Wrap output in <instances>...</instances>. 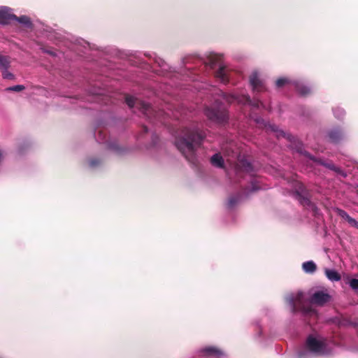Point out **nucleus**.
<instances>
[{"label":"nucleus","instance_id":"nucleus-1","mask_svg":"<svg viewBox=\"0 0 358 358\" xmlns=\"http://www.w3.org/2000/svg\"><path fill=\"white\" fill-rule=\"evenodd\" d=\"M206 135L199 128H183L176 137L175 145L178 150L192 163H195L196 151L202 145Z\"/></svg>","mask_w":358,"mask_h":358},{"label":"nucleus","instance_id":"nucleus-2","mask_svg":"<svg viewBox=\"0 0 358 358\" xmlns=\"http://www.w3.org/2000/svg\"><path fill=\"white\" fill-rule=\"evenodd\" d=\"M125 102L129 108H138L149 119L159 120V116L162 112L155 110L150 104L129 95L125 96Z\"/></svg>","mask_w":358,"mask_h":358},{"label":"nucleus","instance_id":"nucleus-3","mask_svg":"<svg viewBox=\"0 0 358 358\" xmlns=\"http://www.w3.org/2000/svg\"><path fill=\"white\" fill-rule=\"evenodd\" d=\"M286 301L291 306L292 312L296 313L302 312L305 314L313 312L310 307H306L303 303V293L298 292L296 294H290L286 297Z\"/></svg>","mask_w":358,"mask_h":358},{"label":"nucleus","instance_id":"nucleus-4","mask_svg":"<svg viewBox=\"0 0 358 358\" xmlns=\"http://www.w3.org/2000/svg\"><path fill=\"white\" fill-rule=\"evenodd\" d=\"M204 113L208 120L217 124H224L229 119L228 111L222 106H207Z\"/></svg>","mask_w":358,"mask_h":358},{"label":"nucleus","instance_id":"nucleus-5","mask_svg":"<svg viewBox=\"0 0 358 358\" xmlns=\"http://www.w3.org/2000/svg\"><path fill=\"white\" fill-rule=\"evenodd\" d=\"M223 99L228 103L238 102L242 104H249L254 108H258L263 103L258 99L252 100L248 95L236 96L227 93H222Z\"/></svg>","mask_w":358,"mask_h":358},{"label":"nucleus","instance_id":"nucleus-6","mask_svg":"<svg viewBox=\"0 0 358 358\" xmlns=\"http://www.w3.org/2000/svg\"><path fill=\"white\" fill-rule=\"evenodd\" d=\"M296 197L303 207L310 208L313 211L317 210L316 206L310 201V194L304 186L301 185L299 187V189L296 192Z\"/></svg>","mask_w":358,"mask_h":358},{"label":"nucleus","instance_id":"nucleus-7","mask_svg":"<svg viewBox=\"0 0 358 358\" xmlns=\"http://www.w3.org/2000/svg\"><path fill=\"white\" fill-rule=\"evenodd\" d=\"M295 149L296 150V151L299 153H300L301 155H304L307 158L310 159V160H312L313 162H315V163H317L318 164H321V165L325 166L326 168H327V169H330L331 171H334V169H336V166L334 164L324 162L322 159H317V158L315 157L311 154H310L308 152L305 150L303 149V148L302 143H300V142H298L295 145Z\"/></svg>","mask_w":358,"mask_h":358},{"label":"nucleus","instance_id":"nucleus-8","mask_svg":"<svg viewBox=\"0 0 358 358\" xmlns=\"http://www.w3.org/2000/svg\"><path fill=\"white\" fill-rule=\"evenodd\" d=\"M249 82L254 92H262L266 90L263 80L260 78L257 71H254L251 73L249 78Z\"/></svg>","mask_w":358,"mask_h":358},{"label":"nucleus","instance_id":"nucleus-9","mask_svg":"<svg viewBox=\"0 0 358 358\" xmlns=\"http://www.w3.org/2000/svg\"><path fill=\"white\" fill-rule=\"evenodd\" d=\"M331 296L326 292L317 291L313 294L310 301L311 303L322 306L331 300Z\"/></svg>","mask_w":358,"mask_h":358},{"label":"nucleus","instance_id":"nucleus-10","mask_svg":"<svg viewBox=\"0 0 358 358\" xmlns=\"http://www.w3.org/2000/svg\"><path fill=\"white\" fill-rule=\"evenodd\" d=\"M306 347L311 352H320L324 350V344L313 336H309L306 341Z\"/></svg>","mask_w":358,"mask_h":358},{"label":"nucleus","instance_id":"nucleus-11","mask_svg":"<svg viewBox=\"0 0 358 358\" xmlns=\"http://www.w3.org/2000/svg\"><path fill=\"white\" fill-rule=\"evenodd\" d=\"M14 17H16V15L11 13L10 8L0 7V24H8Z\"/></svg>","mask_w":358,"mask_h":358},{"label":"nucleus","instance_id":"nucleus-12","mask_svg":"<svg viewBox=\"0 0 358 358\" xmlns=\"http://www.w3.org/2000/svg\"><path fill=\"white\" fill-rule=\"evenodd\" d=\"M215 76L221 83L224 84H227L229 82L230 73L229 69L226 66L222 64H219V69L215 72Z\"/></svg>","mask_w":358,"mask_h":358},{"label":"nucleus","instance_id":"nucleus-13","mask_svg":"<svg viewBox=\"0 0 358 358\" xmlns=\"http://www.w3.org/2000/svg\"><path fill=\"white\" fill-rule=\"evenodd\" d=\"M236 173L240 171L250 173L252 171V166L250 162L246 159H240L236 168Z\"/></svg>","mask_w":358,"mask_h":358},{"label":"nucleus","instance_id":"nucleus-14","mask_svg":"<svg viewBox=\"0 0 358 358\" xmlns=\"http://www.w3.org/2000/svg\"><path fill=\"white\" fill-rule=\"evenodd\" d=\"M328 136L331 143H338L343 138V133L339 129H333L328 133Z\"/></svg>","mask_w":358,"mask_h":358},{"label":"nucleus","instance_id":"nucleus-15","mask_svg":"<svg viewBox=\"0 0 358 358\" xmlns=\"http://www.w3.org/2000/svg\"><path fill=\"white\" fill-rule=\"evenodd\" d=\"M293 84L294 85V87L298 93L300 94L301 96H307L311 93L310 88L304 85L303 83L299 81H295L294 82Z\"/></svg>","mask_w":358,"mask_h":358},{"label":"nucleus","instance_id":"nucleus-16","mask_svg":"<svg viewBox=\"0 0 358 358\" xmlns=\"http://www.w3.org/2000/svg\"><path fill=\"white\" fill-rule=\"evenodd\" d=\"M324 273L327 278L331 281H339L341 278V275L334 269L325 268Z\"/></svg>","mask_w":358,"mask_h":358},{"label":"nucleus","instance_id":"nucleus-17","mask_svg":"<svg viewBox=\"0 0 358 358\" xmlns=\"http://www.w3.org/2000/svg\"><path fill=\"white\" fill-rule=\"evenodd\" d=\"M13 20H16L28 29H32L33 27L30 17L27 15L16 16V17H14Z\"/></svg>","mask_w":358,"mask_h":358},{"label":"nucleus","instance_id":"nucleus-18","mask_svg":"<svg viewBox=\"0 0 358 358\" xmlns=\"http://www.w3.org/2000/svg\"><path fill=\"white\" fill-rule=\"evenodd\" d=\"M211 164L216 167L223 168L224 167V159L220 153H216L210 158Z\"/></svg>","mask_w":358,"mask_h":358},{"label":"nucleus","instance_id":"nucleus-19","mask_svg":"<svg viewBox=\"0 0 358 358\" xmlns=\"http://www.w3.org/2000/svg\"><path fill=\"white\" fill-rule=\"evenodd\" d=\"M302 268L306 273H313L317 269V266L313 261H308L303 263Z\"/></svg>","mask_w":358,"mask_h":358},{"label":"nucleus","instance_id":"nucleus-20","mask_svg":"<svg viewBox=\"0 0 358 358\" xmlns=\"http://www.w3.org/2000/svg\"><path fill=\"white\" fill-rule=\"evenodd\" d=\"M201 352L208 356H220L222 352L220 350L214 347H207L202 349Z\"/></svg>","mask_w":358,"mask_h":358},{"label":"nucleus","instance_id":"nucleus-21","mask_svg":"<svg viewBox=\"0 0 358 358\" xmlns=\"http://www.w3.org/2000/svg\"><path fill=\"white\" fill-rule=\"evenodd\" d=\"M241 194L240 193L236 195H231L228 199L227 206L229 208H234L240 201Z\"/></svg>","mask_w":358,"mask_h":358},{"label":"nucleus","instance_id":"nucleus-22","mask_svg":"<svg viewBox=\"0 0 358 358\" xmlns=\"http://www.w3.org/2000/svg\"><path fill=\"white\" fill-rule=\"evenodd\" d=\"M9 59L6 56H0V69L6 70L10 67Z\"/></svg>","mask_w":358,"mask_h":358},{"label":"nucleus","instance_id":"nucleus-23","mask_svg":"<svg viewBox=\"0 0 358 358\" xmlns=\"http://www.w3.org/2000/svg\"><path fill=\"white\" fill-rule=\"evenodd\" d=\"M222 59V57L217 55H211L209 58V66L211 69H214L217 63Z\"/></svg>","mask_w":358,"mask_h":358},{"label":"nucleus","instance_id":"nucleus-24","mask_svg":"<svg viewBox=\"0 0 358 358\" xmlns=\"http://www.w3.org/2000/svg\"><path fill=\"white\" fill-rule=\"evenodd\" d=\"M337 214L342 218L345 219L348 221L349 224L351 223V222L353 220L354 218L351 217L347 212H345L344 210L337 208L336 209Z\"/></svg>","mask_w":358,"mask_h":358},{"label":"nucleus","instance_id":"nucleus-25","mask_svg":"<svg viewBox=\"0 0 358 358\" xmlns=\"http://www.w3.org/2000/svg\"><path fill=\"white\" fill-rule=\"evenodd\" d=\"M291 82H290V80L289 79L285 78H278L275 81V86L278 88H281L283 86H285V85L289 84Z\"/></svg>","mask_w":358,"mask_h":358},{"label":"nucleus","instance_id":"nucleus-26","mask_svg":"<svg viewBox=\"0 0 358 358\" xmlns=\"http://www.w3.org/2000/svg\"><path fill=\"white\" fill-rule=\"evenodd\" d=\"M349 285L355 292H358V279L352 278L349 281Z\"/></svg>","mask_w":358,"mask_h":358},{"label":"nucleus","instance_id":"nucleus-27","mask_svg":"<svg viewBox=\"0 0 358 358\" xmlns=\"http://www.w3.org/2000/svg\"><path fill=\"white\" fill-rule=\"evenodd\" d=\"M101 163V159H97V158H92L89 160V165L92 168L100 165Z\"/></svg>","mask_w":358,"mask_h":358},{"label":"nucleus","instance_id":"nucleus-28","mask_svg":"<svg viewBox=\"0 0 358 358\" xmlns=\"http://www.w3.org/2000/svg\"><path fill=\"white\" fill-rule=\"evenodd\" d=\"M25 89V87L22 85H17L13 87H10L7 88L6 90L8 91H14V92H20Z\"/></svg>","mask_w":358,"mask_h":358},{"label":"nucleus","instance_id":"nucleus-29","mask_svg":"<svg viewBox=\"0 0 358 358\" xmlns=\"http://www.w3.org/2000/svg\"><path fill=\"white\" fill-rule=\"evenodd\" d=\"M1 71H2V76L4 79L12 80L14 78L13 74L10 73L9 71H8V69L3 70Z\"/></svg>","mask_w":358,"mask_h":358},{"label":"nucleus","instance_id":"nucleus-30","mask_svg":"<svg viewBox=\"0 0 358 358\" xmlns=\"http://www.w3.org/2000/svg\"><path fill=\"white\" fill-rule=\"evenodd\" d=\"M269 128L272 131H273L275 132H277L278 133L277 136L278 137L280 136H282L283 137L286 136V134L283 131H278L276 126H275V125H269Z\"/></svg>","mask_w":358,"mask_h":358},{"label":"nucleus","instance_id":"nucleus-31","mask_svg":"<svg viewBox=\"0 0 358 358\" xmlns=\"http://www.w3.org/2000/svg\"><path fill=\"white\" fill-rule=\"evenodd\" d=\"M334 171L341 175L343 178H346L348 176L347 173L343 169L338 166H336V169H334Z\"/></svg>","mask_w":358,"mask_h":358},{"label":"nucleus","instance_id":"nucleus-32","mask_svg":"<svg viewBox=\"0 0 358 358\" xmlns=\"http://www.w3.org/2000/svg\"><path fill=\"white\" fill-rule=\"evenodd\" d=\"M259 189V186L256 182H251V189L249 191L250 192H254Z\"/></svg>","mask_w":358,"mask_h":358},{"label":"nucleus","instance_id":"nucleus-33","mask_svg":"<svg viewBox=\"0 0 358 358\" xmlns=\"http://www.w3.org/2000/svg\"><path fill=\"white\" fill-rule=\"evenodd\" d=\"M255 122L257 124H259L260 127H266V124L264 122V120L261 117H257L255 119Z\"/></svg>","mask_w":358,"mask_h":358},{"label":"nucleus","instance_id":"nucleus-34","mask_svg":"<svg viewBox=\"0 0 358 358\" xmlns=\"http://www.w3.org/2000/svg\"><path fill=\"white\" fill-rule=\"evenodd\" d=\"M350 224L358 229V222L356 221L355 219H353V220L351 222Z\"/></svg>","mask_w":358,"mask_h":358},{"label":"nucleus","instance_id":"nucleus-35","mask_svg":"<svg viewBox=\"0 0 358 358\" xmlns=\"http://www.w3.org/2000/svg\"><path fill=\"white\" fill-rule=\"evenodd\" d=\"M143 132H144L145 134V133H147V132L148 131V127H145V126H143Z\"/></svg>","mask_w":358,"mask_h":358},{"label":"nucleus","instance_id":"nucleus-36","mask_svg":"<svg viewBox=\"0 0 358 358\" xmlns=\"http://www.w3.org/2000/svg\"><path fill=\"white\" fill-rule=\"evenodd\" d=\"M287 138H288L290 141H292V138H294V137H293V136H290V135H287Z\"/></svg>","mask_w":358,"mask_h":358},{"label":"nucleus","instance_id":"nucleus-37","mask_svg":"<svg viewBox=\"0 0 358 358\" xmlns=\"http://www.w3.org/2000/svg\"><path fill=\"white\" fill-rule=\"evenodd\" d=\"M357 192H358V189H357Z\"/></svg>","mask_w":358,"mask_h":358}]
</instances>
